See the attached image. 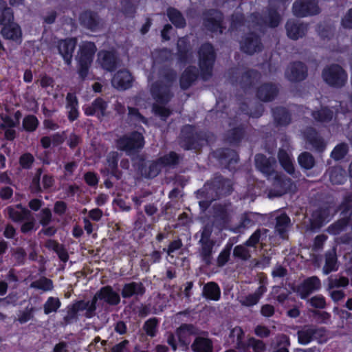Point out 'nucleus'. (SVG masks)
<instances>
[{"mask_svg":"<svg viewBox=\"0 0 352 352\" xmlns=\"http://www.w3.org/2000/svg\"><path fill=\"white\" fill-rule=\"evenodd\" d=\"M182 157L175 151H170L155 160H147L144 155H138L133 159V166L144 178L153 179L162 168L177 166Z\"/></svg>","mask_w":352,"mask_h":352,"instance_id":"obj_1","label":"nucleus"},{"mask_svg":"<svg viewBox=\"0 0 352 352\" xmlns=\"http://www.w3.org/2000/svg\"><path fill=\"white\" fill-rule=\"evenodd\" d=\"M233 191L232 181L221 174H215L214 177L207 181L203 188L197 192V197H206L208 195L212 199H219L223 196L230 195Z\"/></svg>","mask_w":352,"mask_h":352,"instance_id":"obj_2","label":"nucleus"},{"mask_svg":"<svg viewBox=\"0 0 352 352\" xmlns=\"http://www.w3.org/2000/svg\"><path fill=\"white\" fill-rule=\"evenodd\" d=\"M197 53L201 78L204 81H207L212 76L217 58L214 46L210 42L204 43L199 47Z\"/></svg>","mask_w":352,"mask_h":352,"instance_id":"obj_3","label":"nucleus"},{"mask_svg":"<svg viewBox=\"0 0 352 352\" xmlns=\"http://www.w3.org/2000/svg\"><path fill=\"white\" fill-rule=\"evenodd\" d=\"M206 140L205 133L192 124H185L181 129L179 145L185 151L198 150Z\"/></svg>","mask_w":352,"mask_h":352,"instance_id":"obj_4","label":"nucleus"},{"mask_svg":"<svg viewBox=\"0 0 352 352\" xmlns=\"http://www.w3.org/2000/svg\"><path fill=\"white\" fill-rule=\"evenodd\" d=\"M96 51V45L91 41H85L80 46L77 57V73L81 80L87 78Z\"/></svg>","mask_w":352,"mask_h":352,"instance_id":"obj_5","label":"nucleus"},{"mask_svg":"<svg viewBox=\"0 0 352 352\" xmlns=\"http://www.w3.org/2000/svg\"><path fill=\"white\" fill-rule=\"evenodd\" d=\"M117 148L128 155L138 153L145 145V138L142 132L133 131L126 133L116 142Z\"/></svg>","mask_w":352,"mask_h":352,"instance_id":"obj_6","label":"nucleus"},{"mask_svg":"<svg viewBox=\"0 0 352 352\" xmlns=\"http://www.w3.org/2000/svg\"><path fill=\"white\" fill-rule=\"evenodd\" d=\"M252 23L261 28H276L282 20V16L274 6H268L263 13L253 12L251 14Z\"/></svg>","mask_w":352,"mask_h":352,"instance_id":"obj_7","label":"nucleus"},{"mask_svg":"<svg viewBox=\"0 0 352 352\" xmlns=\"http://www.w3.org/2000/svg\"><path fill=\"white\" fill-rule=\"evenodd\" d=\"M322 78L329 86L341 88L345 85L348 75L340 65L333 63L322 69Z\"/></svg>","mask_w":352,"mask_h":352,"instance_id":"obj_8","label":"nucleus"},{"mask_svg":"<svg viewBox=\"0 0 352 352\" xmlns=\"http://www.w3.org/2000/svg\"><path fill=\"white\" fill-rule=\"evenodd\" d=\"M203 26L211 33L223 34L226 27L223 24L224 15L216 8L206 9L202 12Z\"/></svg>","mask_w":352,"mask_h":352,"instance_id":"obj_9","label":"nucleus"},{"mask_svg":"<svg viewBox=\"0 0 352 352\" xmlns=\"http://www.w3.org/2000/svg\"><path fill=\"white\" fill-rule=\"evenodd\" d=\"M296 185L293 180L286 175L276 173L269 191L270 197H280L287 193H294Z\"/></svg>","mask_w":352,"mask_h":352,"instance_id":"obj_10","label":"nucleus"},{"mask_svg":"<svg viewBox=\"0 0 352 352\" xmlns=\"http://www.w3.org/2000/svg\"><path fill=\"white\" fill-rule=\"evenodd\" d=\"M211 232L204 229L201 234V239L199 241L200 245L199 255L201 261L206 265H210L212 260L213 248L215 245L214 240L210 239Z\"/></svg>","mask_w":352,"mask_h":352,"instance_id":"obj_11","label":"nucleus"},{"mask_svg":"<svg viewBox=\"0 0 352 352\" xmlns=\"http://www.w3.org/2000/svg\"><path fill=\"white\" fill-rule=\"evenodd\" d=\"M292 12L297 17L315 16L320 12L316 0H296L292 6Z\"/></svg>","mask_w":352,"mask_h":352,"instance_id":"obj_12","label":"nucleus"},{"mask_svg":"<svg viewBox=\"0 0 352 352\" xmlns=\"http://www.w3.org/2000/svg\"><path fill=\"white\" fill-rule=\"evenodd\" d=\"M212 156L223 168L232 170L239 160L238 153L229 148H219L212 152Z\"/></svg>","mask_w":352,"mask_h":352,"instance_id":"obj_13","label":"nucleus"},{"mask_svg":"<svg viewBox=\"0 0 352 352\" xmlns=\"http://www.w3.org/2000/svg\"><path fill=\"white\" fill-rule=\"evenodd\" d=\"M108 107L107 101L102 97H97L90 104L84 105L82 109L87 116H96L98 120H102L110 116Z\"/></svg>","mask_w":352,"mask_h":352,"instance_id":"obj_14","label":"nucleus"},{"mask_svg":"<svg viewBox=\"0 0 352 352\" xmlns=\"http://www.w3.org/2000/svg\"><path fill=\"white\" fill-rule=\"evenodd\" d=\"M331 206L329 204L323 205L312 214L309 221V228L312 231H318L331 220Z\"/></svg>","mask_w":352,"mask_h":352,"instance_id":"obj_15","label":"nucleus"},{"mask_svg":"<svg viewBox=\"0 0 352 352\" xmlns=\"http://www.w3.org/2000/svg\"><path fill=\"white\" fill-rule=\"evenodd\" d=\"M263 45L261 38L254 32H250L245 34L243 39L240 43L241 50L249 55H253L255 53L263 50Z\"/></svg>","mask_w":352,"mask_h":352,"instance_id":"obj_16","label":"nucleus"},{"mask_svg":"<svg viewBox=\"0 0 352 352\" xmlns=\"http://www.w3.org/2000/svg\"><path fill=\"white\" fill-rule=\"evenodd\" d=\"M98 56L101 67L107 72H115L120 65L119 56L114 50H101Z\"/></svg>","mask_w":352,"mask_h":352,"instance_id":"obj_17","label":"nucleus"},{"mask_svg":"<svg viewBox=\"0 0 352 352\" xmlns=\"http://www.w3.org/2000/svg\"><path fill=\"white\" fill-rule=\"evenodd\" d=\"M305 142L318 153H322L326 149V143L319 132L312 126L305 129L303 132Z\"/></svg>","mask_w":352,"mask_h":352,"instance_id":"obj_18","label":"nucleus"},{"mask_svg":"<svg viewBox=\"0 0 352 352\" xmlns=\"http://www.w3.org/2000/svg\"><path fill=\"white\" fill-rule=\"evenodd\" d=\"M287 79L294 82H299L305 80L308 76V68L301 61L292 63L285 72Z\"/></svg>","mask_w":352,"mask_h":352,"instance_id":"obj_19","label":"nucleus"},{"mask_svg":"<svg viewBox=\"0 0 352 352\" xmlns=\"http://www.w3.org/2000/svg\"><path fill=\"white\" fill-rule=\"evenodd\" d=\"M255 166L269 179L276 173V160L274 157H267L264 154L258 153L255 155Z\"/></svg>","mask_w":352,"mask_h":352,"instance_id":"obj_20","label":"nucleus"},{"mask_svg":"<svg viewBox=\"0 0 352 352\" xmlns=\"http://www.w3.org/2000/svg\"><path fill=\"white\" fill-rule=\"evenodd\" d=\"M151 92L156 102L162 104H167L173 96L170 91V85L162 82L153 84Z\"/></svg>","mask_w":352,"mask_h":352,"instance_id":"obj_21","label":"nucleus"},{"mask_svg":"<svg viewBox=\"0 0 352 352\" xmlns=\"http://www.w3.org/2000/svg\"><path fill=\"white\" fill-rule=\"evenodd\" d=\"M181 346L188 347L191 342V336L199 334V329L192 324H182L175 331Z\"/></svg>","mask_w":352,"mask_h":352,"instance_id":"obj_22","label":"nucleus"},{"mask_svg":"<svg viewBox=\"0 0 352 352\" xmlns=\"http://www.w3.org/2000/svg\"><path fill=\"white\" fill-rule=\"evenodd\" d=\"M321 287V282L318 276H314L305 279L302 283L297 286L296 292L302 299H306L314 292L318 290Z\"/></svg>","mask_w":352,"mask_h":352,"instance_id":"obj_23","label":"nucleus"},{"mask_svg":"<svg viewBox=\"0 0 352 352\" xmlns=\"http://www.w3.org/2000/svg\"><path fill=\"white\" fill-rule=\"evenodd\" d=\"M80 25L92 32L97 31L101 25V19L98 14L91 10H86L79 15Z\"/></svg>","mask_w":352,"mask_h":352,"instance_id":"obj_24","label":"nucleus"},{"mask_svg":"<svg viewBox=\"0 0 352 352\" xmlns=\"http://www.w3.org/2000/svg\"><path fill=\"white\" fill-rule=\"evenodd\" d=\"M259 72L254 69H250L244 72L241 74L239 81H238V78L235 77L234 75L230 76V80L233 85L239 82L241 87L244 90L252 88L255 82L259 79Z\"/></svg>","mask_w":352,"mask_h":352,"instance_id":"obj_25","label":"nucleus"},{"mask_svg":"<svg viewBox=\"0 0 352 352\" xmlns=\"http://www.w3.org/2000/svg\"><path fill=\"white\" fill-rule=\"evenodd\" d=\"M76 45V39L74 38L60 39L58 42L57 48L58 53L67 65L72 63L73 53Z\"/></svg>","mask_w":352,"mask_h":352,"instance_id":"obj_26","label":"nucleus"},{"mask_svg":"<svg viewBox=\"0 0 352 352\" xmlns=\"http://www.w3.org/2000/svg\"><path fill=\"white\" fill-rule=\"evenodd\" d=\"M0 33L6 40L12 41L19 44L22 42L21 26L14 21L2 25Z\"/></svg>","mask_w":352,"mask_h":352,"instance_id":"obj_27","label":"nucleus"},{"mask_svg":"<svg viewBox=\"0 0 352 352\" xmlns=\"http://www.w3.org/2000/svg\"><path fill=\"white\" fill-rule=\"evenodd\" d=\"M133 76L127 69L118 71L112 78V85L120 91H124L132 87Z\"/></svg>","mask_w":352,"mask_h":352,"instance_id":"obj_28","label":"nucleus"},{"mask_svg":"<svg viewBox=\"0 0 352 352\" xmlns=\"http://www.w3.org/2000/svg\"><path fill=\"white\" fill-rule=\"evenodd\" d=\"M278 88L276 84L264 82L257 88L256 96L261 101L272 102L278 96Z\"/></svg>","mask_w":352,"mask_h":352,"instance_id":"obj_29","label":"nucleus"},{"mask_svg":"<svg viewBox=\"0 0 352 352\" xmlns=\"http://www.w3.org/2000/svg\"><path fill=\"white\" fill-rule=\"evenodd\" d=\"M6 210L9 219L14 223H21L32 217L30 210L25 208L21 204L8 206Z\"/></svg>","mask_w":352,"mask_h":352,"instance_id":"obj_30","label":"nucleus"},{"mask_svg":"<svg viewBox=\"0 0 352 352\" xmlns=\"http://www.w3.org/2000/svg\"><path fill=\"white\" fill-rule=\"evenodd\" d=\"M94 297L96 298V300H103L107 304L112 306L118 305L120 302L119 294L114 291L110 285L101 287Z\"/></svg>","mask_w":352,"mask_h":352,"instance_id":"obj_31","label":"nucleus"},{"mask_svg":"<svg viewBox=\"0 0 352 352\" xmlns=\"http://www.w3.org/2000/svg\"><path fill=\"white\" fill-rule=\"evenodd\" d=\"M146 293V287L142 282H130L125 283L121 291L123 298H130L135 296L136 298L142 297Z\"/></svg>","mask_w":352,"mask_h":352,"instance_id":"obj_32","label":"nucleus"},{"mask_svg":"<svg viewBox=\"0 0 352 352\" xmlns=\"http://www.w3.org/2000/svg\"><path fill=\"white\" fill-rule=\"evenodd\" d=\"M198 77L199 73L196 67L192 65L187 67L179 77L181 89L184 91L188 89L196 82Z\"/></svg>","mask_w":352,"mask_h":352,"instance_id":"obj_33","label":"nucleus"},{"mask_svg":"<svg viewBox=\"0 0 352 352\" xmlns=\"http://www.w3.org/2000/svg\"><path fill=\"white\" fill-rule=\"evenodd\" d=\"M287 36L292 40H298L305 36L307 32V25L303 23L287 21L285 24Z\"/></svg>","mask_w":352,"mask_h":352,"instance_id":"obj_34","label":"nucleus"},{"mask_svg":"<svg viewBox=\"0 0 352 352\" xmlns=\"http://www.w3.org/2000/svg\"><path fill=\"white\" fill-rule=\"evenodd\" d=\"M272 112L276 126H286L291 123L292 115L286 107H276L272 109Z\"/></svg>","mask_w":352,"mask_h":352,"instance_id":"obj_35","label":"nucleus"},{"mask_svg":"<svg viewBox=\"0 0 352 352\" xmlns=\"http://www.w3.org/2000/svg\"><path fill=\"white\" fill-rule=\"evenodd\" d=\"M248 125L240 124L228 131L227 140L232 145H238L247 135Z\"/></svg>","mask_w":352,"mask_h":352,"instance_id":"obj_36","label":"nucleus"},{"mask_svg":"<svg viewBox=\"0 0 352 352\" xmlns=\"http://www.w3.org/2000/svg\"><path fill=\"white\" fill-rule=\"evenodd\" d=\"M324 265L322 267V272L328 275L333 272L338 270V261L335 248L327 251L324 254Z\"/></svg>","mask_w":352,"mask_h":352,"instance_id":"obj_37","label":"nucleus"},{"mask_svg":"<svg viewBox=\"0 0 352 352\" xmlns=\"http://www.w3.org/2000/svg\"><path fill=\"white\" fill-rule=\"evenodd\" d=\"M311 116L320 123H329L334 117V112L327 106H322L319 109L312 111Z\"/></svg>","mask_w":352,"mask_h":352,"instance_id":"obj_38","label":"nucleus"},{"mask_svg":"<svg viewBox=\"0 0 352 352\" xmlns=\"http://www.w3.org/2000/svg\"><path fill=\"white\" fill-rule=\"evenodd\" d=\"M278 160L282 168L293 177H297L295 174V168L293 162L288 153L283 148H280L278 151Z\"/></svg>","mask_w":352,"mask_h":352,"instance_id":"obj_39","label":"nucleus"},{"mask_svg":"<svg viewBox=\"0 0 352 352\" xmlns=\"http://www.w3.org/2000/svg\"><path fill=\"white\" fill-rule=\"evenodd\" d=\"M194 352H212L213 343L210 338L197 336L191 344Z\"/></svg>","mask_w":352,"mask_h":352,"instance_id":"obj_40","label":"nucleus"},{"mask_svg":"<svg viewBox=\"0 0 352 352\" xmlns=\"http://www.w3.org/2000/svg\"><path fill=\"white\" fill-rule=\"evenodd\" d=\"M83 302H80V300L67 306V314L63 317V321L65 324H70L73 320L78 319V314L79 311H84L85 308Z\"/></svg>","mask_w":352,"mask_h":352,"instance_id":"obj_41","label":"nucleus"},{"mask_svg":"<svg viewBox=\"0 0 352 352\" xmlns=\"http://www.w3.org/2000/svg\"><path fill=\"white\" fill-rule=\"evenodd\" d=\"M265 349L266 345L263 340L250 337L245 341L240 352H264Z\"/></svg>","mask_w":352,"mask_h":352,"instance_id":"obj_42","label":"nucleus"},{"mask_svg":"<svg viewBox=\"0 0 352 352\" xmlns=\"http://www.w3.org/2000/svg\"><path fill=\"white\" fill-rule=\"evenodd\" d=\"M203 296L208 300H219L221 297V289L215 282L206 283L203 288Z\"/></svg>","mask_w":352,"mask_h":352,"instance_id":"obj_43","label":"nucleus"},{"mask_svg":"<svg viewBox=\"0 0 352 352\" xmlns=\"http://www.w3.org/2000/svg\"><path fill=\"white\" fill-rule=\"evenodd\" d=\"M167 16L169 21L177 28H184L186 25V21L182 12L177 9L170 7L167 9Z\"/></svg>","mask_w":352,"mask_h":352,"instance_id":"obj_44","label":"nucleus"},{"mask_svg":"<svg viewBox=\"0 0 352 352\" xmlns=\"http://www.w3.org/2000/svg\"><path fill=\"white\" fill-rule=\"evenodd\" d=\"M177 60L180 63H186L189 59L190 45L185 38H179L177 45Z\"/></svg>","mask_w":352,"mask_h":352,"instance_id":"obj_45","label":"nucleus"},{"mask_svg":"<svg viewBox=\"0 0 352 352\" xmlns=\"http://www.w3.org/2000/svg\"><path fill=\"white\" fill-rule=\"evenodd\" d=\"M14 21V12L5 0H0V25Z\"/></svg>","mask_w":352,"mask_h":352,"instance_id":"obj_46","label":"nucleus"},{"mask_svg":"<svg viewBox=\"0 0 352 352\" xmlns=\"http://www.w3.org/2000/svg\"><path fill=\"white\" fill-rule=\"evenodd\" d=\"M229 337L235 343L236 348L240 351L245 342L244 341L245 333L241 327L236 326L230 330Z\"/></svg>","mask_w":352,"mask_h":352,"instance_id":"obj_47","label":"nucleus"},{"mask_svg":"<svg viewBox=\"0 0 352 352\" xmlns=\"http://www.w3.org/2000/svg\"><path fill=\"white\" fill-rule=\"evenodd\" d=\"M350 220L351 217L346 216L335 221L333 223L329 226V233L333 235L339 234L346 228L350 223Z\"/></svg>","mask_w":352,"mask_h":352,"instance_id":"obj_48","label":"nucleus"},{"mask_svg":"<svg viewBox=\"0 0 352 352\" xmlns=\"http://www.w3.org/2000/svg\"><path fill=\"white\" fill-rule=\"evenodd\" d=\"M289 223L290 219L285 213L280 214L276 218L275 230L282 238H284Z\"/></svg>","mask_w":352,"mask_h":352,"instance_id":"obj_49","label":"nucleus"},{"mask_svg":"<svg viewBox=\"0 0 352 352\" xmlns=\"http://www.w3.org/2000/svg\"><path fill=\"white\" fill-rule=\"evenodd\" d=\"M118 155L117 153H113L107 158L108 167L110 170V174L117 179L121 178L122 173L118 169Z\"/></svg>","mask_w":352,"mask_h":352,"instance_id":"obj_50","label":"nucleus"},{"mask_svg":"<svg viewBox=\"0 0 352 352\" xmlns=\"http://www.w3.org/2000/svg\"><path fill=\"white\" fill-rule=\"evenodd\" d=\"M232 247L233 244L230 242H228L220 252L217 258V265L219 267H222L228 263L230 258Z\"/></svg>","mask_w":352,"mask_h":352,"instance_id":"obj_51","label":"nucleus"},{"mask_svg":"<svg viewBox=\"0 0 352 352\" xmlns=\"http://www.w3.org/2000/svg\"><path fill=\"white\" fill-rule=\"evenodd\" d=\"M298 342L302 345L309 344L314 340L312 326H305L297 331Z\"/></svg>","mask_w":352,"mask_h":352,"instance_id":"obj_52","label":"nucleus"},{"mask_svg":"<svg viewBox=\"0 0 352 352\" xmlns=\"http://www.w3.org/2000/svg\"><path fill=\"white\" fill-rule=\"evenodd\" d=\"M166 104H162L160 103H153L152 105V113L158 117H160L162 121L166 122L167 119L171 116L172 110L165 107Z\"/></svg>","mask_w":352,"mask_h":352,"instance_id":"obj_53","label":"nucleus"},{"mask_svg":"<svg viewBox=\"0 0 352 352\" xmlns=\"http://www.w3.org/2000/svg\"><path fill=\"white\" fill-rule=\"evenodd\" d=\"M298 162L303 169L310 170L314 166L316 161L310 153L304 151L298 155Z\"/></svg>","mask_w":352,"mask_h":352,"instance_id":"obj_54","label":"nucleus"},{"mask_svg":"<svg viewBox=\"0 0 352 352\" xmlns=\"http://www.w3.org/2000/svg\"><path fill=\"white\" fill-rule=\"evenodd\" d=\"M43 172V168H37L35 175L32 179L30 185V190L32 194L38 195L43 192V189L41 185V179Z\"/></svg>","mask_w":352,"mask_h":352,"instance_id":"obj_55","label":"nucleus"},{"mask_svg":"<svg viewBox=\"0 0 352 352\" xmlns=\"http://www.w3.org/2000/svg\"><path fill=\"white\" fill-rule=\"evenodd\" d=\"M329 180L333 185L343 184L346 181V175L341 168L334 167L329 171Z\"/></svg>","mask_w":352,"mask_h":352,"instance_id":"obj_56","label":"nucleus"},{"mask_svg":"<svg viewBox=\"0 0 352 352\" xmlns=\"http://www.w3.org/2000/svg\"><path fill=\"white\" fill-rule=\"evenodd\" d=\"M61 306V302L58 298L50 296L43 305V311L46 315L56 312Z\"/></svg>","mask_w":352,"mask_h":352,"instance_id":"obj_57","label":"nucleus"},{"mask_svg":"<svg viewBox=\"0 0 352 352\" xmlns=\"http://www.w3.org/2000/svg\"><path fill=\"white\" fill-rule=\"evenodd\" d=\"M39 125L38 118L34 115L25 116L23 120L22 126L26 132L35 131Z\"/></svg>","mask_w":352,"mask_h":352,"instance_id":"obj_58","label":"nucleus"},{"mask_svg":"<svg viewBox=\"0 0 352 352\" xmlns=\"http://www.w3.org/2000/svg\"><path fill=\"white\" fill-rule=\"evenodd\" d=\"M158 323L159 320L155 317L149 318L144 322L143 325V330L148 336L153 338L156 336Z\"/></svg>","mask_w":352,"mask_h":352,"instance_id":"obj_59","label":"nucleus"},{"mask_svg":"<svg viewBox=\"0 0 352 352\" xmlns=\"http://www.w3.org/2000/svg\"><path fill=\"white\" fill-rule=\"evenodd\" d=\"M30 287L43 291H50L53 289V282L51 279L45 276L41 277L38 280L33 281Z\"/></svg>","mask_w":352,"mask_h":352,"instance_id":"obj_60","label":"nucleus"},{"mask_svg":"<svg viewBox=\"0 0 352 352\" xmlns=\"http://www.w3.org/2000/svg\"><path fill=\"white\" fill-rule=\"evenodd\" d=\"M339 208L341 214L345 216H352V192L344 196Z\"/></svg>","mask_w":352,"mask_h":352,"instance_id":"obj_61","label":"nucleus"},{"mask_svg":"<svg viewBox=\"0 0 352 352\" xmlns=\"http://www.w3.org/2000/svg\"><path fill=\"white\" fill-rule=\"evenodd\" d=\"M349 152L347 144L342 142L337 144L331 153V157L336 161L342 160Z\"/></svg>","mask_w":352,"mask_h":352,"instance_id":"obj_62","label":"nucleus"},{"mask_svg":"<svg viewBox=\"0 0 352 352\" xmlns=\"http://www.w3.org/2000/svg\"><path fill=\"white\" fill-rule=\"evenodd\" d=\"M233 256L236 258H239L244 261H248L251 257L250 250L244 244L237 245L234 248Z\"/></svg>","mask_w":352,"mask_h":352,"instance_id":"obj_63","label":"nucleus"},{"mask_svg":"<svg viewBox=\"0 0 352 352\" xmlns=\"http://www.w3.org/2000/svg\"><path fill=\"white\" fill-rule=\"evenodd\" d=\"M35 161L34 157L30 153H25L22 154L19 160L20 166L23 169L30 170L32 168Z\"/></svg>","mask_w":352,"mask_h":352,"instance_id":"obj_64","label":"nucleus"}]
</instances>
